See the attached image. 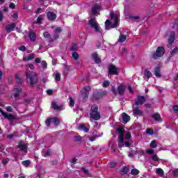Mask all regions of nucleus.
<instances>
[{"label": "nucleus", "mask_w": 178, "mask_h": 178, "mask_svg": "<svg viewBox=\"0 0 178 178\" xmlns=\"http://www.w3.org/2000/svg\"><path fill=\"white\" fill-rule=\"evenodd\" d=\"M90 116L93 120H99L101 119V113L98 111V106L97 104L91 106Z\"/></svg>", "instance_id": "obj_3"}, {"label": "nucleus", "mask_w": 178, "mask_h": 178, "mask_svg": "<svg viewBox=\"0 0 178 178\" xmlns=\"http://www.w3.org/2000/svg\"><path fill=\"white\" fill-rule=\"evenodd\" d=\"M130 138H131V134H130V132H127L125 134V140H130Z\"/></svg>", "instance_id": "obj_53"}, {"label": "nucleus", "mask_w": 178, "mask_h": 178, "mask_svg": "<svg viewBox=\"0 0 178 178\" xmlns=\"http://www.w3.org/2000/svg\"><path fill=\"white\" fill-rule=\"evenodd\" d=\"M150 147H151V148H156L158 147L156 140H152L150 143Z\"/></svg>", "instance_id": "obj_38"}, {"label": "nucleus", "mask_w": 178, "mask_h": 178, "mask_svg": "<svg viewBox=\"0 0 178 178\" xmlns=\"http://www.w3.org/2000/svg\"><path fill=\"white\" fill-rule=\"evenodd\" d=\"M99 9H101V7L99 6L95 5L92 8V15H97V13H98V10H99Z\"/></svg>", "instance_id": "obj_25"}, {"label": "nucleus", "mask_w": 178, "mask_h": 178, "mask_svg": "<svg viewBox=\"0 0 178 178\" xmlns=\"http://www.w3.org/2000/svg\"><path fill=\"white\" fill-rule=\"evenodd\" d=\"M133 113L135 116H142L143 111H141L140 109H138V107H136L134 108Z\"/></svg>", "instance_id": "obj_23"}, {"label": "nucleus", "mask_w": 178, "mask_h": 178, "mask_svg": "<svg viewBox=\"0 0 178 178\" xmlns=\"http://www.w3.org/2000/svg\"><path fill=\"white\" fill-rule=\"evenodd\" d=\"M178 54V47H175L170 52V58H172Z\"/></svg>", "instance_id": "obj_28"}, {"label": "nucleus", "mask_w": 178, "mask_h": 178, "mask_svg": "<svg viewBox=\"0 0 178 178\" xmlns=\"http://www.w3.org/2000/svg\"><path fill=\"white\" fill-rule=\"evenodd\" d=\"M117 133L120 134L118 137V142L120 144H123L124 142V129L122 127H119L116 129Z\"/></svg>", "instance_id": "obj_9"}, {"label": "nucleus", "mask_w": 178, "mask_h": 178, "mask_svg": "<svg viewBox=\"0 0 178 178\" xmlns=\"http://www.w3.org/2000/svg\"><path fill=\"white\" fill-rule=\"evenodd\" d=\"M55 34H58V33H62V28L61 27H57L54 30Z\"/></svg>", "instance_id": "obj_50"}, {"label": "nucleus", "mask_w": 178, "mask_h": 178, "mask_svg": "<svg viewBox=\"0 0 178 178\" xmlns=\"http://www.w3.org/2000/svg\"><path fill=\"white\" fill-rule=\"evenodd\" d=\"M88 24L92 29H95V31H96V33H99L100 28L98 26V22H97V20L95 19V18H91L90 19H89Z\"/></svg>", "instance_id": "obj_10"}, {"label": "nucleus", "mask_w": 178, "mask_h": 178, "mask_svg": "<svg viewBox=\"0 0 178 178\" xmlns=\"http://www.w3.org/2000/svg\"><path fill=\"white\" fill-rule=\"evenodd\" d=\"M152 119L156 120V122H162L161 115L158 113H155L152 115Z\"/></svg>", "instance_id": "obj_22"}, {"label": "nucleus", "mask_w": 178, "mask_h": 178, "mask_svg": "<svg viewBox=\"0 0 178 178\" xmlns=\"http://www.w3.org/2000/svg\"><path fill=\"white\" fill-rule=\"evenodd\" d=\"M28 37L32 42H34L35 40H37V35L33 31L29 32Z\"/></svg>", "instance_id": "obj_21"}, {"label": "nucleus", "mask_w": 178, "mask_h": 178, "mask_svg": "<svg viewBox=\"0 0 178 178\" xmlns=\"http://www.w3.org/2000/svg\"><path fill=\"white\" fill-rule=\"evenodd\" d=\"M113 25H112V22H111V20L109 19H106L105 22V29L106 30H109V27H111V29H112V26Z\"/></svg>", "instance_id": "obj_26"}, {"label": "nucleus", "mask_w": 178, "mask_h": 178, "mask_svg": "<svg viewBox=\"0 0 178 178\" xmlns=\"http://www.w3.org/2000/svg\"><path fill=\"white\" fill-rule=\"evenodd\" d=\"M173 176H178V169L172 171Z\"/></svg>", "instance_id": "obj_63"}, {"label": "nucleus", "mask_w": 178, "mask_h": 178, "mask_svg": "<svg viewBox=\"0 0 178 178\" xmlns=\"http://www.w3.org/2000/svg\"><path fill=\"white\" fill-rule=\"evenodd\" d=\"M43 37L47 38L49 42H54V41H56V40H59V34L54 33L52 37L51 36V33H49L48 31H44L43 33Z\"/></svg>", "instance_id": "obj_6"}, {"label": "nucleus", "mask_w": 178, "mask_h": 178, "mask_svg": "<svg viewBox=\"0 0 178 178\" xmlns=\"http://www.w3.org/2000/svg\"><path fill=\"white\" fill-rule=\"evenodd\" d=\"M51 155V149H47V151L46 152V153H44L43 154V156H44V158H47V156Z\"/></svg>", "instance_id": "obj_56"}, {"label": "nucleus", "mask_w": 178, "mask_h": 178, "mask_svg": "<svg viewBox=\"0 0 178 178\" xmlns=\"http://www.w3.org/2000/svg\"><path fill=\"white\" fill-rule=\"evenodd\" d=\"M46 15H47V19L49 20L50 22H54V20H56V17H58L56 14L51 11L47 12Z\"/></svg>", "instance_id": "obj_14"}, {"label": "nucleus", "mask_w": 178, "mask_h": 178, "mask_svg": "<svg viewBox=\"0 0 178 178\" xmlns=\"http://www.w3.org/2000/svg\"><path fill=\"white\" fill-rule=\"evenodd\" d=\"M165 55V47H163V46L159 47L156 50V52H154L152 54V58L153 59H157L159 58H161V56H163Z\"/></svg>", "instance_id": "obj_7"}, {"label": "nucleus", "mask_w": 178, "mask_h": 178, "mask_svg": "<svg viewBox=\"0 0 178 178\" xmlns=\"http://www.w3.org/2000/svg\"><path fill=\"white\" fill-rule=\"evenodd\" d=\"M25 76L29 84L33 87L38 83V75L35 72H30L29 71L25 72Z\"/></svg>", "instance_id": "obj_1"}, {"label": "nucleus", "mask_w": 178, "mask_h": 178, "mask_svg": "<svg viewBox=\"0 0 178 178\" xmlns=\"http://www.w3.org/2000/svg\"><path fill=\"white\" fill-rule=\"evenodd\" d=\"M90 91H91V87L90 86H85L83 88V91H82L79 96V102H86L88 99Z\"/></svg>", "instance_id": "obj_2"}, {"label": "nucleus", "mask_w": 178, "mask_h": 178, "mask_svg": "<svg viewBox=\"0 0 178 178\" xmlns=\"http://www.w3.org/2000/svg\"><path fill=\"white\" fill-rule=\"evenodd\" d=\"M3 20V12L0 11V22H2Z\"/></svg>", "instance_id": "obj_61"}, {"label": "nucleus", "mask_w": 178, "mask_h": 178, "mask_svg": "<svg viewBox=\"0 0 178 178\" xmlns=\"http://www.w3.org/2000/svg\"><path fill=\"white\" fill-rule=\"evenodd\" d=\"M6 111L7 112H12L13 111L12 107L10 106H8L6 107Z\"/></svg>", "instance_id": "obj_64"}, {"label": "nucleus", "mask_w": 178, "mask_h": 178, "mask_svg": "<svg viewBox=\"0 0 178 178\" xmlns=\"http://www.w3.org/2000/svg\"><path fill=\"white\" fill-rule=\"evenodd\" d=\"M79 130H83V131H85V133H88L90 130V128L87 127L84 124H79Z\"/></svg>", "instance_id": "obj_24"}, {"label": "nucleus", "mask_w": 178, "mask_h": 178, "mask_svg": "<svg viewBox=\"0 0 178 178\" xmlns=\"http://www.w3.org/2000/svg\"><path fill=\"white\" fill-rule=\"evenodd\" d=\"M53 123H54V125L56 127H58L60 124L59 119H58L56 117L53 118Z\"/></svg>", "instance_id": "obj_35"}, {"label": "nucleus", "mask_w": 178, "mask_h": 178, "mask_svg": "<svg viewBox=\"0 0 178 178\" xmlns=\"http://www.w3.org/2000/svg\"><path fill=\"white\" fill-rule=\"evenodd\" d=\"M47 66H48V64L47 63V61L45 60L42 61V69H47Z\"/></svg>", "instance_id": "obj_46"}, {"label": "nucleus", "mask_w": 178, "mask_h": 178, "mask_svg": "<svg viewBox=\"0 0 178 178\" xmlns=\"http://www.w3.org/2000/svg\"><path fill=\"white\" fill-rule=\"evenodd\" d=\"M18 148H19L21 151H26V149H27V146L25 144L19 143L18 145Z\"/></svg>", "instance_id": "obj_34"}, {"label": "nucleus", "mask_w": 178, "mask_h": 178, "mask_svg": "<svg viewBox=\"0 0 178 178\" xmlns=\"http://www.w3.org/2000/svg\"><path fill=\"white\" fill-rule=\"evenodd\" d=\"M9 162V159H5L3 158V160L1 161V163H3V166L6 165Z\"/></svg>", "instance_id": "obj_48"}, {"label": "nucleus", "mask_w": 178, "mask_h": 178, "mask_svg": "<svg viewBox=\"0 0 178 178\" xmlns=\"http://www.w3.org/2000/svg\"><path fill=\"white\" fill-rule=\"evenodd\" d=\"M9 8H10V9H15V8H16V6L15 5V3H10L9 5Z\"/></svg>", "instance_id": "obj_60"}, {"label": "nucleus", "mask_w": 178, "mask_h": 178, "mask_svg": "<svg viewBox=\"0 0 178 178\" xmlns=\"http://www.w3.org/2000/svg\"><path fill=\"white\" fill-rule=\"evenodd\" d=\"M147 154H149V155L154 154V149H148L146 150Z\"/></svg>", "instance_id": "obj_57"}, {"label": "nucleus", "mask_w": 178, "mask_h": 178, "mask_svg": "<svg viewBox=\"0 0 178 178\" xmlns=\"http://www.w3.org/2000/svg\"><path fill=\"white\" fill-rule=\"evenodd\" d=\"M146 133L147 134L152 135V134H154V129H146Z\"/></svg>", "instance_id": "obj_52"}, {"label": "nucleus", "mask_w": 178, "mask_h": 178, "mask_svg": "<svg viewBox=\"0 0 178 178\" xmlns=\"http://www.w3.org/2000/svg\"><path fill=\"white\" fill-rule=\"evenodd\" d=\"M110 84H111V81H104L103 82V87H105V88L109 87Z\"/></svg>", "instance_id": "obj_43"}, {"label": "nucleus", "mask_w": 178, "mask_h": 178, "mask_svg": "<svg viewBox=\"0 0 178 178\" xmlns=\"http://www.w3.org/2000/svg\"><path fill=\"white\" fill-rule=\"evenodd\" d=\"M19 50L22 51V52H26V46L22 45L19 47Z\"/></svg>", "instance_id": "obj_58"}, {"label": "nucleus", "mask_w": 178, "mask_h": 178, "mask_svg": "<svg viewBox=\"0 0 178 178\" xmlns=\"http://www.w3.org/2000/svg\"><path fill=\"white\" fill-rule=\"evenodd\" d=\"M152 159L154 162H158L159 161V159L158 158V155H156V154L152 156Z\"/></svg>", "instance_id": "obj_44"}, {"label": "nucleus", "mask_w": 178, "mask_h": 178, "mask_svg": "<svg viewBox=\"0 0 178 178\" xmlns=\"http://www.w3.org/2000/svg\"><path fill=\"white\" fill-rule=\"evenodd\" d=\"M129 168L124 166L120 170V173H124V175H127V173H129Z\"/></svg>", "instance_id": "obj_33"}, {"label": "nucleus", "mask_w": 178, "mask_h": 178, "mask_svg": "<svg viewBox=\"0 0 178 178\" xmlns=\"http://www.w3.org/2000/svg\"><path fill=\"white\" fill-rule=\"evenodd\" d=\"M126 38H127V37L126 36V35H123V34H121L119 36V42H124V41H126Z\"/></svg>", "instance_id": "obj_31"}, {"label": "nucleus", "mask_w": 178, "mask_h": 178, "mask_svg": "<svg viewBox=\"0 0 178 178\" xmlns=\"http://www.w3.org/2000/svg\"><path fill=\"white\" fill-rule=\"evenodd\" d=\"M92 59L95 60V63H97V64L101 63V58L98 56V54L97 53L92 54Z\"/></svg>", "instance_id": "obj_18"}, {"label": "nucleus", "mask_w": 178, "mask_h": 178, "mask_svg": "<svg viewBox=\"0 0 178 178\" xmlns=\"http://www.w3.org/2000/svg\"><path fill=\"white\" fill-rule=\"evenodd\" d=\"M35 58V55L34 54H30L28 57H24V60H33Z\"/></svg>", "instance_id": "obj_30"}, {"label": "nucleus", "mask_w": 178, "mask_h": 178, "mask_svg": "<svg viewBox=\"0 0 178 178\" xmlns=\"http://www.w3.org/2000/svg\"><path fill=\"white\" fill-rule=\"evenodd\" d=\"M19 17V14H17V13H15L13 15V19H18Z\"/></svg>", "instance_id": "obj_62"}, {"label": "nucleus", "mask_w": 178, "mask_h": 178, "mask_svg": "<svg viewBox=\"0 0 178 178\" xmlns=\"http://www.w3.org/2000/svg\"><path fill=\"white\" fill-rule=\"evenodd\" d=\"M145 97L138 95L137 99L135 100V105L138 106L139 105H143L145 102Z\"/></svg>", "instance_id": "obj_13"}, {"label": "nucleus", "mask_w": 178, "mask_h": 178, "mask_svg": "<svg viewBox=\"0 0 178 178\" xmlns=\"http://www.w3.org/2000/svg\"><path fill=\"white\" fill-rule=\"evenodd\" d=\"M36 22H37L38 24H41V22H42V15L39 16L37 18V21Z\"/></svg>", "instance_id": "obj_51"}, {"label": "nucleus", "mask_w": 178, "mask_h": 178, "mask_svg": "<svg viewBox=\"0 0 178 178\" xmlns=\"http://www.w3.org/2000/svg\"><path fill=\"white\" fill-rule=\"evenodd\" d=\"M22 165L27 168L28 166H30V160H26L22 162Z\"/></svg>", "instance_id": "obj_39"}, {"label": "nucleus", "mask_w": 178, "mask_h": 178, "mask_svg": "<svg viewBox=\"0 0 178 178\" xmlns=\"http://www.w3.org/2000/svg\"><path fill=\"white\" fill-rule=\"evenodd\" d=\"M15 79L17 84H22V79H20V76L18 74H16Z\"/></svg>", "instance_id": "obj_37"}, {"label": "nucleus", "mask_w": 178, "mask_h": 178, "mask_svg": "<svg viewBox=\"0 0 178 178\" xmlns=\"http://www.w3.org/2000/svg\"><path fill=\"white\" fill-rule=\"evenodd\" d=\"M121 55L122 56H126V55H127V49H126V48H122Z\"/></svg>", "instance_id": "obj_47"}, {"label": "nucleus", "mask_w": 178, "mask_h": 178, "mask_svg": "<svg viewBox=\"0 0 178 178\" xmlns=\"http://www.w3.org/2000/svg\"><path fill=\"white\" fill-rule=\"evenodd\" d=\"M70 106H71V108L74 106V99H73V97H70Z\"/></svg>", "instance_id": "obj_42"}, {"label": "nucleus", "mask_w": 178, "mask_h": 178, "mask_svg": "<svg viewBox=\"0 0 178 178\" xmlns=\"http://www.w3.org/2000/svg\"><path fill=\"white\" fill-rule=\"evenodd\" d=\"M172 111L174 113H176V115H178V105L175 104L172 106Z\"/></svg>", "instance_id": "obj_40"}, {"label": "nucleus", "mask_w": 178, "mask_h": 178, "mask_svg": "<svg viewBox=\"0 0 178 178\" xmlns=\"http://www.w3.org/2000/svg\"><path fill=\"white\" fill-rule=\"evenodd\" d=\"M110 17L111 19H114V24L111 26V29H115V27H118V23H119V17L115 15L114 12L110 13Z\"/></svg>", "instance_id": "obj_11"}, {"label": "nucleus", "mask_w": 178, "mask_h": 178, "mask_svg": "<svg viewBox=\"0 0 178 178\" xmlns=\"http://www.w3.org/2000/svg\"><path fill=\"white\" fill-rule=\"evenodd\" d=\"M52 106L53 109H55L56 111H59V109H60V107H59V106H58L56 102L52 103Z\"/></svg>", "instance_id": "obj_41"}, {"label": "nucleus", "mask_w": 178, "mask_h": 178, "mask_svg": "<svg viewBox=\"0 0 178 178\" xmlns=\"http://www.w3.org/2000/svg\"><path fill=\"white\" fill-rule=\"evenodd\" d=\"M82 172L85 173V175H87V176H90V171L86 169L85 168H81Z\"/></svg>", "instance_id": "obj_45"}, {"label": "nucleus", "mask_w": 178, "mask_h": 178, "mask_svg": "<svg viewBox=\"0 0 178 178\" xmlns=\"http://www.w3.org/2000/svg\"><path fill=\"white\" fill-rule=\"evenodd\" d=\"M0 113H1L2 116L6 119H8V120H13L15 119V115L13 114L8 115L6 113L3 111V110L0 108Z\"/></svg>", "instance_id": "obj_16"}, {"label": "nucleus", "mask_w": 178, "mask_h": 178, "mask_svg": "<svg viewBox=\"0 0 178 178\" xmlns=\"http://www.w3.org/2000/svg\"><path fill=\"white\" fill-rule=\"evenodd\" d=\"M15 29H16V23L15 22L8 24L6 26V30L7 33H12V31H15Z\"/></svg>", "instance_id": "obj_17"}, {"label": "nucleus", "mask_w": 178, "mask_h": 178, "mask_svg": "<svg viewBox=\"0 0 178 178\" xmlns=\"http://www.w3.org/2000/svg\"><path fill=\"white\" fill-rule=\"evenodd\" d=\"M106 95V92H95L92 95L93 99H101L104 96Z\"/></svg>", "instance_id": "obj_12"}, {"label": "nucleus", "mask_w": 178, "mask_h": 178, "mask_svg": "<svg viewBox=\"0 0 178 178\" xmlns=\"http://www.w3.org/2000/svg\"><path fill=\"white\" fill-rule=\"evenodd\" d=\"M140 174V170H137L136 168L132 169L131 170V175H133L134 176H137V175Z\"/></svg>", "instance_id": "obj_36"}, {"label": "nucleus", "mask_w": 178, "mask_h": 178, "mask_svg": "<svg viewBox=\"0 0 178 178\" xmlns=\"http://www.w3.org/2000/svg\"><path fill=\"white\" fill-rule=\"evenodd\" d=\"M176 34L175 33V31H171L170 33V37L168 38V47H172L173 45V43L175 42V37Z\"/></svg>", "instance_id": "obj_15"}, {"label": "nucleus", "mask_w": 178, "mask_h": 178, "mask_svg": "<svg viewBox=\"0 0 178 178\" xmlns=\"http://www.w3.org/2000/svg\"><path fill=\"white\" fill-rule=\"evenodd\" d=\"M108 76H119V70H118V67L115 65L111 64L108 67Z\"/></svg>", "instance_id": "obj_8"}, {"label": "nucleus", "mask_w": 178, "mask_h": 178, "mask_svg": "<svg viewBox=\"0 0 178 178\" xmlns=\"http://www.w3.org/2000/svg\"><path fill=\"white\" fill-rule=\"evenodd\" d=\"M126 90V87L123 85H120L118 88V90H116V87L112 86L111 91L114 95H118V94H120V95L123 96L124 95V91Z\"/></svg>", "instance_id": "obj_5"}, {"label": "nucleus", "mask_w": 178, "mask_h": 178, "mask_svg": "<svg viewBox=\"0 0 178 178\" xmlns=\"http://www.w3.org/2000/svg\"><path fill=\"white\" fill-rule=\"evenodd\" d=\"M154 75L158 79H161V77H162V74H161V67L160 66H157L155 68V70H154Z\"/></svg>", "instance_id": "obj_20"}, {"label": "nucleus", "mask_w": 178, "mask_h": 178, "mask_svg": "<svg viewBox=\"0 0 178 178\" xmlns=\"http://www.w3.org/2000/svg\"><path fill=\"white\" fill-rule=\"evenodd\" d=\"M16 92H18V94H20L23 91V89L22 88H15Z\"/></svg>", "instance_id": "obj_59"}, {"label": "nucleus", "mask_w": 178, "mask_h": 178, "mask_svg": "<svg viewBox=\"0 0 178 178\" xmlns=\"http://www.w3.org/2000/svg\"><path fill=\"white\" fill-rule=\"evenodd\" d=\"M55 80L56 81H60V74L59 73L56 74Z\"/></svg>", "instance_id": "obj_49"}, {"label": "nucleus", "mask_w": 178, "mask_h": 178, "mask_svg": "<svg viewBox=\"0 0 178 178\" xmlns=\"http://www.w3.org/2000/svg\"><path fill=\"white\" fill-rule=\"evenodd\" d=\"M74 141H76L77 143L81 141V136H74Z\"/></svg>", "instance_id": "obj_55"}, {"label": "nucleus", "mask_w": 178, "mask_h": 178, "mask_svg": "<svg viewBox=\"0 0 178 178\" xmlns=\"http://www.w3.org/2000/svg\"><path fill=\"white\" fill-rule=\"evenodd\" d=\"M51 123H54V118H47L45 120V124L47 127H49L51 126Z\"/></svg>", "instance_id": "obj_27"}, {"label": "nucleus", "mask_w": 178, "mask_h": 178, "mask_svg": "<svg viewBox=\"0 0 178 178\" xmlns=\"http://www.w3.org/2000/svg\"><path fill=\"white\" fill-rule=\"evenodd\" d=\"M70 52H71V56L74 59V60H79L80 56L77 53V44L73 43L70 49Z\"/></svg>", "instance_id": "obj_4"}, {"label": "nucleus", "mask_w": 178, "mask_h": 178, "mask_svg": "<svg viewBox=\"0 0 178 178\" xmlns=\"http://www.w3.org/2000/svg\"><path fill=\"white\" fill-rule=\"evenodd\" d=\"M144 76L147 77V79H151V77H152V73H151L148 70H145Z\"/></svg>", "instance_id": "obj_32"}, {"label": "nucleus", "mask_w": 178, "mask_h": 178, "mask_svg": "<svg viewBox=\"0 0 178 178\" xmlns=\"http://www.w3.org/2000/svg\"><path fill=\"white\" fill-rule=\"evenodd\" d=\"M16 136V132H14L13 134L7 135V138H9L10 140L13 139V137Z\"/></svg>", "instance_id": "obj_54"}, {"label": "nucleus", "mask_w": 178, "mask_h": 178, "mask_svg": "<svg viewBox=\"0 0 178 178\" xmlns=\"http://www.w3.org/2000/svg\"><path fill=\"white\" fill-rule=\"evenodd\" d=\"M122 118L123 123H129V121L131 120L130 115H127L126 113H122Z\"/></svg>", "instance_id": "obj_19"}, {"label": "nucleus", "mask_w": 178, "mask_h": 178, "mask_svg": "<svg viewBox=\"0 0 178 178\" xmlns=\"http://www.w3.org/2000/svg\"><path fill=\"white\" fill-rule=\"evenodd\" d=\"M156 175H159V176H161V177H163V175H165L162 168H156Z\"/></svg>", "instance_id": "obj_29"}]
</instances>
